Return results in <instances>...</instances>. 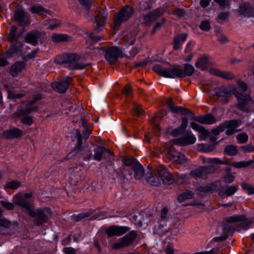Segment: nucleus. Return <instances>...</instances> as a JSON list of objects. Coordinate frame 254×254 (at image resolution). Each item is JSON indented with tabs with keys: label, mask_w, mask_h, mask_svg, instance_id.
<instances>
[{
	"label": "nucleus",
	"mask_w": 254,
	"mask_h": 254,
	"mask_svg": "<svg viewBox=\"0 0 254 254\" xmlns=\"http://www.w3.org/2000/svg\"><path fill=\"white\" fill-rule=\"evenodd\" d=\"M173 141H170L166 144V155L167 157L172 161L179 164H183L186 162L187 158L185 155L177 151L174 147Z\"/></svg>",
	"instance_id": "nucleus-10"
},
{
	"label": "nucleus",
	"mask_w": 254,
	"mask_h": 254,
	"mask_svg": "<svg viewBox=\"0 0 254 254\" xmlns=\"http://www.w3.org/2000/svg\"><path fill=\"white\" fill-rule=\"evenodd\" d=\"M244 219V215H234L226 218V221L222 224L223 235L219 237H215L214 240L215 242H222L228 237L229 233L234 230L238 231L237 223Z\"/></svg>",
	"instance_id": "nucleus-4"
},
{
	"label": "nucleus",
	"mask_w": 254,
	"mask_h": 254,
	"mask_svg": "<svg viewBox=\"0 0 254 254\" xmlns=\"http://www.w3.org/2000/svg\"><path fill=\"white\" fill-rule=\"evenodd\" d=\"M130 230L127 226H120L118 225H111L105 230V233L109 238L117 236H122Z\"/></svg>",
	"instance_id": "nucleus-14"
},
{
	"label": "nucleus",
	"mask_w": 254,
	"mask_h": 254,
	"mask_svg": "<svg viewBox=\"0 0 254 254\" xmlns=\"http://www.w3.org/2000/svg\"><path fill=\"white\" fill-rule=\"evenodd\" d=\"M214 1L221 7H225L229 5V0H214Z\"/></svg>",
	"instance_id": "nucleus-62"
},
{
	"label": "nucleus",
	"mask_w": 254,
	"mask_h": 254,
	"mask_svg": "<svg viewBox=\"0 0 254 254\" xmlns=\"http://www.w3.org/2000/svg\"><path fill=\"white\" fill-rule=\"evenodd\" d=\"M22 43L19 41H16L6 50L4 55L7 58H10L15 56L21 55L22 54Z\"/></svg>",
	"instance_id": "nucleus-16"
},
{
	"label": "nucleus",
	"mask_w": 254,
	"mask_h": 254,
	"mask_svg": "<svg viewBox=\"0 0 254 254\" xmlns=\"http://www.w3.org/2000/svg\"><path fill=\"white\" fill-rule=\"evenodd\" d=\"M196 141L195 137L191 133H188L183 137L173 140L174 144L180 146H185L188 144H192Z\"/></svg>",
	"instance_id": "nucleus-23"
},
{
	"label": "nucleus",
	"mask_w": 254,
	"mask_h": 254,
	"mask_svg": "<svg viewBox=\"0 0 254 254\" xmlns=\"http://www.w3.org/2000/svg\"><path fill=\"white\" fill-rule=\"evenodd\" d=\"M0 227H3L4 228H12L16 229L17 227L16 223L15 222H12L5 218L1 217V211H0Z\"/></svg>",
	"instance_id": "nucleus-35"
},
{
	"label": "nucleus",
	"mask_w": 254,
	"mask_h": 254,
	"mask_svg": "<svg viewBox=\"0 0 254 254\" xmlns=\"http://www.w3.org/2000/svg\"><path fill=\"white\" fill-rule=\"evenodd\" d=\"M237 151V147L233 145H228L225 148V152L226 153L231 156L235 155Z\"/></svg>",
	"instance_id": "nucleus-50"
},
{
	"label": "nucleus",
	"mask_w": 254,
	"mask_h": 254,
	"mask_svg": "<svg viewBox=\"0 0 254 254\" xmlns=\"http://www.w3.org/2000/svg\"><path fill=\"white\" fill-rule=\"evenodd\" d=\"M136 37L135 32H126L124 34L123 39L128 45H132L136 41Z\"/></svg>",
	"instance_id": "nucleus-36"
},
{
	"label": "nucleus",
	"mask_w": 254,
	"mask_h": 254,
	"mask_svg": "<svg viewBox=\"0 0 254 254\" xmlns=\"http://www.w3.org/2000/svg\"><path fill=\"white\" fill-rule=\"evenodd\" d=\"M25 67V64L23 62H16L11 66L9 69V73L13 77H15L22 71Z\"/></svg>",
	"instance_id": "nucleus-27"
},
{
	"label": "nucleus",
	"mask_w": 254,
	"mask_h": 254,
	"mask_svg": "<svg viewBox=\"0 0 254 254\" xmlns=\"http://www.w3.org/2000/svg\"><path fill=\"white\" fill-rule=\"evenodd\" d=\"M238 100L237 106L242 111L249 112L254 108V101L249 95L239 92L235 93Z\"/></svg>",
	"instance_id": "nucleus-11"
},
{
	"label": "nucleus",
	"mask_w": 254,
	"mask_h": 254,
	"mask_svg": "<svg viewBox=\"0 0 254 254\" xmlns=\"http://www.w3.org/2000/svg\"><path fill=\"white\" fill-rule=\"evenodd\" d=\"M206 162L208 164H216V165L228 164V161H223L217 158H208L207 159Z\"/></svg>",
	"instance_id": "nucleus-51"
},
{
	"label": "nucleus",
	"mask_w": 254,
	"mask_h": 254,
	"mask_svg": "<svg viewBox=\"0 0 254 254\" xmlns=\"http://www.w3.org/2000/svg\"><path fill=\"white\" fill-rule=\"evenodd\" d=\"M236 138L239 143L243 144L248 141L249 137L247 133L243 132L238 134Z\"/></svg>",
	"instance_id": "nucleus-52"
},
{
	"label": "nucleus",
	"mask_w": 254,
	"mask_h": 254,
	"mask_svg": "<svg viewBox=\"0 0 254 254\" xmlns=\"http://www.w3.org/2000/svg\"><path fill=\"white\" fill-rule=\"evenodd\" d=\"M70 179L73 181V183H76L79 181L81 178V169L78 167H75L73 169H70Z\"/></svg>",
	"instance_id": "nucleus-38"
},
{
	"label": "nucleus",
	"mask_w": 254,
	"mask_h": 254,
	"mask_svg": "<svg viewBox=\"0 0 254 254\" xmlns=\"http://www.w3.org/2000/svg\"><path fill=\"white\" fill-rule=\"evenodd\" d=\"M199 28L203 31H209L211 28L209 21L208 20L202 21L199 25Z\"/></svg>",
	"instance_id": "nucleus-54"
},
{
	"label": "nucleus",
	"mask_w": 254,
	"mask_h": 254,
	"mask_svg": "<svg viewBox=\"0 0 254 254\" xmlns=\"http://www.w3.org/2000/svg\"><path fill=\"white\" fill-rule=\"evenodd\" d=\"M137 236L135 231H131L125 236L120 238L112 245L113 250H120L129 247L132 245Z\"/></svg>",
	"instance_id": "nucleus-9"
},
{
	"label": "nucleus",
	"mask_w": 254,
	"mask_h": 254,
	"mask_svg": "<svg viewBox=\"0 0 254 254\" xmlns=\"http://www.w3.org/2000/svg\"><path fill=\"white\" fill-rule=\"evenodd\" d=\"M107 13L103 9L97 10V15L95 17L96 30L100 31L103 29L107 18Z\"/></svg>",
	"instance_id": "nucleus-20"
},
{
	"label": "nucleus",
	"mask_w": 254,
	"mask_h": 254,
	"mask_svg": "<svg viewBox=\"0 0 254 254\" xmlns=\"http://www.w3.org/2000/svg\"><path fill=\"white\" fill-rule=\"evenodd\" d=\"M194 119L201 124L212 125L216 122L215 117L211 114L196 116Z\"/></svg>",
	"instance_id": "nucleus-28"
},
{
	"label": "nucleus",
	"mask_w": 254,
	"mask_h": 254,
	"mask_svg": "<svg viewBox=\"0 0 254 254\" xmlns=\"http://www.w3.org/2000/svg\"><path fill=\"white\" fill-rule=\"evenodd\" d=\"M79 58V56L75 54H64L58 56L55 62L58 64H68V67L70 69H81L85 68L88 64L77 62Z\"/></svg>",
	"instance_id": "nucleus-5"
},
{
	"label": "nucleus",
	"mask_w": 254,
	"mask_h": 254,
	"mask_svg": "<svg viewBox=\"0 0 254 254\" xmlns=\"http://www.w3.org/2000/svg\"><path fill=\"white\" fill-rule=\"evenodd\" d=\"M240 125L239 122L236 120L226 121L220 125L216 128L213 129L211 132L215 135H218L221 132L227 128L225 133L227 135H231L237 132L241 131V129H237L236 128Z\"/></svg>",
	"instance_id": "nucleus-7"
},
{
	"label": "nucleus",
	"mask_w": 254,
	"mask_h": 254,
	"mask_svg": "<svg viewBox=\"0 0 254 254\" xmlns=\"http://www.w3.org/2000/svg\"><path fill=\"white\" fill-rule=\"evenodd\" d=\"M31 11L33 13L42 14L44 13H46L47 10L41 5H35L31 8Z\"/></svg>",
	"instance_id": "nucleus-48"
},
{
	"label": "nucleus",
	"mask_w": 254,
	"mask_h": 254,
	"mask_svg": "<svg viewBox=\"0 0 254 254\" xmlns=\"http://www.w3.org/2000/svg\"><path fill=\"white\" fill-rule=\"evenodd\" d=\"M72 78L70 77H66L60 82H54L52 84V87L56 91L63 93H64L68 88L71 83Z\"/></svg>",
	"instance_id": "nucleus-17"
},
{
	"label": "nucleus",
	"mask_w": 254,
	"mask_h": 254,
	"mask_svg": "<svg viewBox=\"0 0 254 254\" xmlns=\"http://www.w3.org/2000/svg\"><path fill=\"white\" fill-rule=\"evenodd\" d=\"M134 13L133 8L128 5L123 6L115 15L114 19V29L118 28L124 22L130 19Z\"/></svg>",
	"instance_id": "nucleus-8"
},
{
	"label": "nucleus",
	"mask_w": 254,
	"mask_h": 254,
	"mask_svg": "<svg viewBox=\"0 0 254 254\" xmlns=\"http://www.w3.org/2000/svg\"><path fill=\"white\" fill-rule=\"evenodd\" d=\"M0 203L3 207L5 208L7 210H11L14 209V206L12 203L4 201H1Z\"/></svg>",
	"instance_id": "nucleus-60"
},
{
	"label": "nucleus",
	"mask_w": 254,
	"mask_h": 254,
	"mask_svg": "<svg viewBox=\"0 0 254 254\" xmlns=\"http://www.w3.org/2000/svg\"><path fill=\"white\" fill-rule=\"evenodd\" d=\"M35 108H27L25 109L20 110L18 112V116H23L21 119V122L24 124L30 126L33 123V118L30 116H27V115L31 113L33 111H36Z\"/></svg>",
	"instance_id": "nucleus-21"
},
{
	"label": "nucleus",
	"mask_w": 254,
	"mask_h": 254,
	"mask_svg": "<svg viewBox=\"0 0 254 254\" xmlns=\"http://www.w3.org/2000/svg\"><path fill=\"white\" fill-rule=\"evenodd\" d=\"M244 219V215H234L226 218V221L222 224L223 235L219 237H215L214 240L215 242H222L228 237L229 233L234 230L238 231L237 223Z\"/></svg>",
	"instance_id": "nucleus-3"
},
{
	"label": "nucleus",
	"mask_w": 254,
	"mask_h": 254,
	"mask_svg": "<svg viewBox=\"0 0 254 254\" xmlns=\"http://www.w3.org/2000/svg\"><path fill=\"white\" fill-rule=\"evenodd\" d=\"M154 72L166 78H175L184 77L183 70L178 66H174L166 68L159 64H156L153 67Z\"/></svg>",
	"instance_id": "nucleus-6"
},
{
	"label": "nucleus",
	"mask_w": 254,
	"mask_h": 254,
	"mask_svg": "<svg viewBox=\"0 0 254 254\" xmlns=\"http://www.w3.org/2000/svg\"><path fill=\"white\" fill-rule=\"evenodd\" d=\"M214 93L215 95L222 98V101L224 104H227L231 97L232 91L229 87L222 86L215 88Z\"/></svg>",
	"instance_id": "nucleus-15"
},
{
	"label": "nucleus",
	"mask_w": 254,
	"mask_h": 254,
	"mask_svg": "<svg viewBox=\"0 0 254 254\" xmlns=\"http://www.w3.org/2000/svg\"><path fill=\"white\" fill-rule=\"evenodd\" d=\"M194 72V67L189 64H184V70L183 72L184 73V77L186 76H191L193 74Z\"/></svg>",
	"instance_id": "nucleus-46"
},
{
	"label": "nucleus",
	"mask_w": 254,
	"mask_h": 254,
	"mask_svg": "<svg viewBox=\"0 0 254 254\" xmlns=\"http://www.w3.org/2000/svg\"><path fill=\"white\" fill-rule=\"evenodd\" d=\"M17 27L15 26H12L11 27L9 35L7 38V40L9 43H12L14 41H18L19 36L16 35Z\"/></svg>",
	"instance_id": "nucleus-39"
},
{
	"label": "nucleus",
	"mask_w": 254,
	"mask_h": 254,
	"mask_svg": "<svg viewBox=\"0 0 254 254\" xmlns=\"http://www.w3.org/2000/svg\"><path fill=\"white\" fill-rule=\"evenodd\" d=\"M165 12L164 8H159L144 15L143 17V22L146 25H150L152 22L162 16Z\"/></svg>",
	"instance_id": "nucleus-18"
},
{
	"label": "nucleus",
	"mask_w": 254,
	"mask_h": 254,
	"mask_svg": "<svg viewBox=\"0 0 254 254\" xmlns=\"http://www.w3.org/2000/svg\"><path fill=\"white\" fill-rule=\"evenodd\" d=\"M100 49L105 52V58L110 64L116 62L122 53L121 49L117 47H102Z\"/></svg>",
	"instance_id": "nucleus-13"
},
{
	"label": "nucleus",
	"mask_w": 254,
	"mask_h": 254,
	"mask_svg": "<svg viewBox=\"0 0 254 254\" xmlns=\"http://www.w3.org/2000/svg\"><path fill=\"white\" fill-rule=\"evenodd\" d=\"M173 14L176 15L178 17H182L185 15L186 11L183 8H177L174 11Z\"/></svg>",
	"instance_id": "nucleus-56"
},
{
	"label": "nucleus",
	"mask_w": 254,
	"mask_h": 254,
	"mask_svg": "<svg viewBox=\"0 0 254 254\" xmlns=\"http://www.w3.org/2000/svg\"><path fill=\"white\" fill-rule=\"evenodd\" d=\"M12 20L20 26L28 25L31 22L29 13L21 7L14 9Z\"/></svg>",
	"instance_id": "nucleus-12"
},
{
	"label": "nucleus",
	"mask_w": 254,
	"mask_h": 254,
	"mask_svg": "<svg viewBox=\"0 0 254 254\" xmlns=\"http://www.w3.org/2000/svg\"><path fill=\"white\" fill-rule=\"evenodd\" d=\"M187 36L188 35L186 33H183L174 37L173 48L175 50H178L181 49L182 45L187 39Z\"/></svg>",
	"instance_id": "nucleus-32"
},
{
	"label": "nucleus",
	"mask_w": 254,
	"mask_h": 254,
	"mask_svg": "<svg viewBox=\"0 0 254 254\" xmlns=\"http://www.w3.org/2000/svg\"><path fill=\"white\" fill-rule=\"evenodd\" d=\"M124 163L127 166H132V169L133 168V165L135 163H138V162H136L134 159L133 158H126L124 159Z\"/></svg>",
	"instance_id": "nucleus-61"
},
{
	"label": "nucleus",
	"mask_w": 254,
	"mask_h": 254,
	"mask_svg": "<svg viewBox=\"0 0 254 254\" xmlns=\"http://www.w3.org/2000/svg\"><path fill=\"white\" fill-rule=\"evenodd\" d=\"M151 1L150 0H141L139 2V8L142 11H145L151 8Z\"/></svg>",
	"instance_id": "nucleus-45"
},
{
	"label": "nucleus",
	"mask_w": 254,
	"mask_h": 254,
	"mask_svg": "<svg viewBox=\"0 0 254 254\" xmlns=\"http://www.w3.org/2000/svg\"><path fill=\"white\" fill-rule=\"evenodd\" d=\"M231 170L230 168H228L226 169V171L228 172L223 176L224 181L226 183H231L234 181L235 177L234 175L229 173V171Z\"/></svg>",
	"instance_id": "nucleus-49"
},
{
	"label": "nucleus",
	"mask_w": 254,
	"mask_h": 254,
	"mask_svg": "<svg viewBox=\"0 0 254 254\" xmlns=\"http://www.w3.org/2000/svg\"><path fill=\"white\" fill-rule=\"evenodd\" d=\"M190 125L193 129L199 133V137L200 139L205 140L208 137L209 133L203 127L195 122H191Z\"/></svg>",
	"instance_id": "nucleus-29"
},
{
	"label": "nucleus",
	"mask_w": 254,
	"mask_h": 254,
	"mask_svg": "<svg viewBox=\"0 0 254 254\" xmlns=\"http://www.w3.org/2000/svg\"><path fill=\"white\" fill-rule=\"evenodd\" d=\"M209 72L211 74L226 80H231L235 78L234 74L230 71H221L216 68H211Z\"/></svg>",
	"instance_id": "nucleus-25"
},
{
	"label": "nucleus",
	"mask_w": 254,
	"mask_h": 254,
	"mask_svg": "<svg viewBox=\"0 0 254 254\" xmlns=\"http://www.w3.org/2000/svg\"><path fill=\"white\" fill-rule=\"evenodd\" d=\"M254 222V220H249L246 218L245 216L244 215V219L238 222H240L238 224V230L240 229H242L244 230H247L249 228L250 225Z\"/></svg>",
	"instance_id": "nucleus-41"
},
{
	"label": "nucleus",
	"mask_w": 254,
	"mask_h": 254,
	"mask_svg": "<svg viewBox=\"0 0 254 254\" xmlns=\"http://www.w3.org/2000/svg\"><path fill=\"white\" fill-rule=\"evenodd\" d=\"M167 104L170 111L173 113H177L181 112L184 115H189L192 114L191 112L188 109L174 105L172 102V98H171L167 100Z\"/></svg>",
	"instance_id": "nucleus-26"
},
{
	"label": "nucleus",
	"mask_w": 254,
	"mask_h": 254,
	"mask_svg": "<svg viewBox=\"0 0 254 254\" xmlns=\"http://www.w3.org/2000/svg\"><path fill=\"white\" fill-rule=\"evenodd\" d=\"M208 64V57L204 55L197 59L195 64V66L201 70H205L207 68Z\"/></svg>",
	"instance_id": "nucleus-34"
},
{
	"label": "nucleus",
	"mask_w": 254,
	"mask_h": 254,
	"mask_svg": "<svg viewBox=\"0 0 254 254\" xmlns=\"http://www.w3.org/2000/svg\"><path fill=\"white\" fill-rule=\"evenodd\" d=\"M32 195L31 192L25 193L24 195L19 192L14 197L13 202L15 204L25 208L28 211V215L33 218L34 223L37 226H41L47 222L48 214L51 213V211L48 207L33 209L31 203L27 200Z\"/></svg>",
	"instance_id": "nucleus-1"
},
{
	"label": "nucleus",
	"mask_w": 254,
	"mask_h": 254,
	"mask_svg": "<svg viewBox=\"0 0 254 254\" xmlns=\"http://www.w3.org/2000/svg\"><path fill=\"white\" fill-rule=\"evenodd\" d=\"M237 11L239 14L244 17L254 16V7L249 3L241 4Z\"/></svg>",
	"instance_id": "nucleus-22"
},
{
	"label": "nucleus",
	"mask_w": 254,
	"mask_h": 254,
	"mask_svg": "<svg viewBox=\"0 0 254 254\" xmlns=\"http://www.w3.org/2000/svg\"><path fill=\"white\" fill-rule=\"evenodd\" d=\"M20 186V183L18 181H11L7 182L4 186V189L16 190Z\"/></svg>",
	"instance_id": "nucleus-47"
},
{
	"label": "nucleus",
	"mask_w": 254,
	"mask_h": 254,
	"mask_svg": "<svg viewBox=\"0 0 254 254\" xmlns=\"http://www.w3.org/2000/svg\"><path fill=\"white\" fill-rule=\"evenodd\" d=\"M221 183L220 181H216L204 187L200 190H218L220 189Z\"/></svg>",
	"instance_id": "nucleus-40"
},
{
	"label": "nucleus",
	"mask_w": 254,
	"mask_h": 254,
	"mask_svg": "<svg viewBox=\"0 0 254 254\" xmlns=\"http://www.w3.org/2000/svg\"><path fill=\"white\" fill-rule=\"evenodd\" d=\"M133 170L134 172V178L135 179H141L144 176L143 167L139 163L134 164Z\"/></svg>",
	"instance_id": "nucleus-37"
},
{
	"label": "nucleus",
	"mask_w": 254,
	"mask_h": 254,
	"mask_svg": "<svg viewBox=\"0 0 254 254\" xmlns=\"http://www.w3.org/2000/svg\"><path fill=\"white\" fill-rule=\"evenodd\" d=\"M60 22L57 20L52 19L49 22V24L48 26V29L53 30L58 27L60 25Z\"/></svg>",
	"instance_id": "nucleus-57"
},
{
	"label": "nucleus",
	"mask_w": 254,
	"mask_h": 254,
	"mask_svg": "<svg viewBox=\"0 0 254 254\" xmlns=\"http://www.w3.org/2000/svg\"><path fill=\"white\" fill-rule=\"evenodd\" d=\"M241 150L244 153L254 152V146L251 144H248L242 146Z\"/></svg>",
	"instance_id": "nucleus-59"
},
{
	"label": "nucleus",
	"mask_w": 254,
	"mask_h": 254,
	"mask_svg": "<svg viewBox=\"0 0 254 254\" xmlns=\"http://www.w3.org/2000/svg\"><path fill=\"white\" fill-rule=\"evenodd\" d=\"M65 254H76V250L72 247H65L63 250Z\"/></svg>",
	"instance_id": "nucleus-63"
},
{
	"label": "nucleus",
	"mask_w": 254,
	"mask_h": 254,
	"mask_svg": "<svg viewBox=\"0 0 254 254\" xmlns=\"http://www.w3.org/2000/svg\"><path fill=\"white\" fill-rule=\"evenodd\" d=\"M94 153L93 158L95 160L98 161H101L106 153L111 154V152L109 150L101 146H98L95 148L94 149Z\"/></svg>",
	"instance_id": "nucleus-31"
},
{
	"label": "nucleus",
	"mask_w": 254,
	"mask_h": 254,
	"mask_svg": "<svg viewBox=\"0 0 254 254\" xmlns=\"http://www.w3.org/2000/svg\"><path fill=\"white\" fill-rule=\"evenodd\" d=\"M187 176L183 175L176 178L168 170L166 166L160 165L157 168L149 171V174H147L146 181L150 185L153 186H159L161 181L167 185H170L176 182V183L184 184L186 182Z\"/></svg>",
	"instance_id": "nucleus-2"
},
{
	"label": "nucleus",
	"mask_w": 254,
	"mask_h": 254,
	"mask_svg": "<svg viewBox=\"0 0 254 254\" xmlns=\"http://www.w3.org/2000/svg\"><path fill=\"white\" fill-rule=\"evenodd\" d=\"M241 187L245 190H254V187L246 183H242Z\"/></svg>",
	"instance_id": "nucleus-64"
},
{
	"label": "nucleus",
	"mask_w": 254,
	"mask_h": 254,
	"mask_svg": "<svg viewBox=\"0 0 254 254\" xmlns=\"http://www.w3.org/2000/svg\"><path fill=\"white\" fill-rule=\"evenodd\" d=\"M133 109L134 114L137 116H142L144 113V111L142 109L140 106L138 104L134 105Z\"/></svg>",
	"instance_id": "nucleus-55"
},
{
	"label": "nucleus",
	"mask_w": 254,
	"mask_h": 254,
	"mask_svg": "<svg viewBox=\"0 0 254 254\" xmlns=\"http://www.w3.org/2000/svg\"><path fill=\"white\" fill-rule=\"evenodd\" d=\"M22 134V131L17 128H14L3 132V136L9 139L21 137Z\"/></svg>",
	"instance_id": "nucleus-33"
},
{
	"label": "nucleus",
	"mask_w": 254,
	"mask_h": 254,
	"mask_svg": "<svg viewBox=\"0 0 254 254\" xmlns=\"http://www.w3.org/2000/svg\"><path fill=\"white\" fill-rule=\"evenodd\" d=\"M193 196V191H184L178 196V200L179 202H182L187 199L192 198Z\"/></svg>",
	"instance_id": "nucleus-44"
},
{
	"label": "nucleus",
	"mask_w": 254,
	"mask_h": 254,
	"mask_svg": "<svg viewBox=\"0 0 254 254\" xmlns=\"http://www.w3.org/2000/svg\"><path fill=\"white\" fill-rule=\"evenodd\" d=\"M213 168L212 166H203L192 171L190 175L196 179L203 178L208 174L213 173Z\"/></svg>",
	"instance_id": "nucleus-19"
},
{
	"label": "nucleus",
	"mask_w": 254,
	"mask_h": 254,
	"mask_svg": "<svg viewBox=\"0 0 254 254\" xmlns=\"http://www.w3.org/2000/svg\"><path fill=\"white\" fill-rule=\"evenodd\" d=\"M93 212L92 210H89V211L87 212L80 213L74 216V220L76 221H79L84 218L88 217Z\"/></svg>",
	"instance_id": "nucleus-53"
},
{
	"label": "nucleus",
	"mask_w": 254,
	"mask_h": 254,
	"mask_svg": "<svg viewBox=\"0 0 254 254\" xmlns=\"http://www.w3.org/2000/svg\"><path fill=\"white\" fill-rule=\"evenodd\" d=\"M42 33L39 31H32L28 33L25 37V41L32 46H35L38 43V40L40 39Z\"/></svg>",
	"instance_id": "nucleus-24"
},
{
	"label": "nucleus",
	"mask_w": 254,
	"mask_h": 254,
	"mask_svg": "<svg viewBox=\"0 0 254 254\" xmlns=\"http://www.w3.org/2000/svg\"><path fill=\"white\" fill-rule=\"evenodd\" d=\"M53 41L55 42H61L66 41L68 39V36L64 34H53L51 36Z\"/></svg>",
	"instance_id": "nucleus-42"
},
{
	"label": "nucleus",
	"mask_w": 254,
	"mask_h": 254,
	"mask_svg": "<svg viewBox=\"0 0 254 254\" xmlns=\"http://www.w3.org/2000/svg\"><path fill=\"white\" fill-rule=\"evenodd\" d=\"M254 162V161L253 160H250L247 161H242L239 162H235L232 163L231 165L236 168H242L248 167L252 164Z\"/></svg>",
	"instance_id": "nucleus-43"
},
{
	"label": "nucleus",
	"mask_w": 254,
	"mask_h": 254,
	"mask_svg": "<svg viewBox=\"0 0 254 254\" xmlns=\"http://www.w3.org/2000/svg\"><path fill=\"white\" fill-rule=\"evenodd\" d=\"M77 132V146L66 156L65 158L67 160L71 159L73 156L76 155L77 153H79L81 150L82 144L81 136L79 132Z\"/></svg>",
	"instance_id": "nucleus-30"
},
{
	"label": "nucleus",
	"mask_w": 254,
	"mask_h": 254,
	"mask_svg": "<svg viewBox=\"0 0 254 254\" xmlns=\"http://www.w3.org/2000/svg\"><path fill=\"white\" fill-rule=\"evenodd\" d=\"M122 92L127 97H130L132 94V88L131 86L128 84L127 85L123 90Z\"/></svg>",
	"instance_id": "nucleus-58"
}]
</instances>
